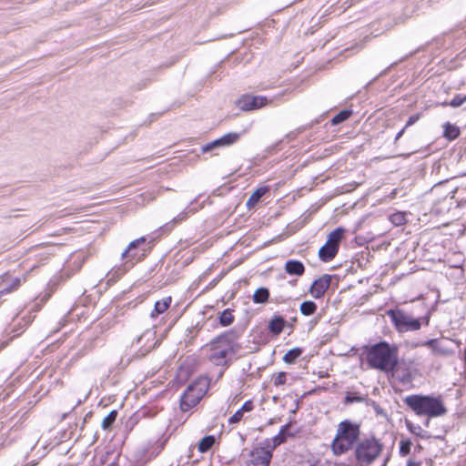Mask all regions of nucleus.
Returning <instances> with one entry per match:
<instances>
[{
	"label": "nucleus",
	"instance_id": "f257e3e1",
	"mask_svg": "<svg viewBox=\"0 0 466 466\" xmlns=\"http://www.w3.org/2000/svg\"><path fill=\"white\" fill-rule=\"evenodd\" d=\"M238 337V334L231 329L214 338L203 348L208 360L214 365L228 367L240 349Z\"/></svg>",
	"mask_w": 466,
	"mask_h": 466
},
{
	"label": "nucleus",
	"instance_id": "f03ea898",
	"mask_svg": "<svg viewBox=\"0 0 466 466\" xmlns=\"http://www.w3.org/2000/svg\"><path fill=\"white\" fill-rule=\"evenodd\" d=\"M404 402L419 416L435 418L447 413L441 396L414 394L407 396Z\"/></svg>",
	"mask_w": 466,
	"mask_h": 466
},
{
	"label": "nucleus",
	"instance_id": "7ed1b4c3",
	"mask_svg": "<svg viewBox=\"0 0 466 466\" xmlns=\"http://www.w3.org/2000/svg\"><path fill=\"white\" fill-rule=\"evenodd\" d=\"M360 436V425L345 420L339 423L336 435L331 443L334 455L340 456L347 453L359 442Z\"/></svg>",
	"mask_w": 466,
	"mask_h": 466
},
{
	"label": "nucleus",
	"instance_id": "20e7f679",
	"mask_svg": "<svg viewBox=\"0 0 466 466\" xmlns=\"http://www.w3.org/2000/svg\"><path fill=\"white\" fill-rule=\"evenodd\" d=\"M397 359V350L387 342L373 345L367 354V361L371 368L386 372L393 370Z\"/></svg>",
	"mask_w": 466,
	"mask_h": 466
},
{
	"label": "nucleus",
	"instance_id": "39448f33",
	"mask_svg": "<svg viewBox=\"0 0 466 466\" xmlns=\"http://www.w3.org/2000/svg\"><path fill=\"white\" fill-rule=\"evenodd\" d=\"M382 444L374 437L360 440L355 446V459L360 466L371 464L381 453Z\"/></svg>",
	"mask_w": 466,
	"mask_h": 466
},
{
	"label": "nucleus",
	"instance_id": "423d86ee",
	"mask_svg": "<svg viewBox=\"0 0 466 466\" xmlns=\"http://www.w3.org/2000/svg\"><path fill=\"white\" fill-rule=\"evenodd\" d=\"M387 316L390 317L395 329L399 332L415 331L419 330L421 327L419 319H414L401 309H389Z\"/></svg>",
	"mask_w": 466,
	"mask_h": 466
},
{
	"label": "nucleus",
	"instance_id": "0eeeda50",
	"mask_svg": "<svg viewBox=\"0 0 466 466\" xmlns=\"http://www.w3.org/2000/svg\"><path fill=\"white\" fill-rule=\"evenodd\" d=\"M344 228H337L328 235L327 241L319 250V258L321 261L329 262L337 255L339 243L344 235Z\"/></svg>",
	"mask_w": 466,
	"mask_h": 466
},
{
	"label": "nucleus",
	"instance_id": "6e6552de",
	"mask_svg": "<svg viewBox=\"0 0 466 466\" xmlns=\"http://www.w3.org/2000/svg\"><path fill=\"white\" fill-rule=\"evenodd\" d=\"M205 392V386L199 381L188 385L180 397L181 410L187 411L195 407L200 401Z\"/></svg>",
	"mask_w": 466,
	"mask_h": 466
},
{
	"label": "nucleus",
	"instance_id": "1a4fd4ad",
	"mask_svg": "<svg viewBox=\"0 0 466 466\" xmlns=\"http://www.w3.org/2000/svg\"><path fill=\"white\" fill-rule=\"evenodd\" d=\"M268 102V98L263 96L245 95L238 99V106L241 110L249 111L261 108Z\"/></svg>",
	"mask_w": 466,
	"mask_h": 466
},
{
	"label": "nucleus",
	"instance_id": "9d476101",
	"mask_svg": "<svg viewBox=\"0 0 466 466\" xmlns=\"http://www.w3.org/2000/svg\"><path fill=\"white\" fill-rule=\"evenodd\" d=\"M240 137V135L236 132L228 133L214 141L208 143L202 147V152H208L215 147H228L235 144Z\"/></svg>",
	"mask_w": 466,
	"mask_h": 466
},
{
	"label": "nucleus",
	"instance_id": "9b49d317",
	"mask_svg": "<svg viewBox=\"0 0 466 466\" xmlns=\"http://www.w3.org/2000/svg\"><path fill=\"white\" fill-rule=\"evenodd\" d=\"M331 277L325 274L314 280L309 288V293L314 299H320L330 286Z\"/></svg>",
	"mask_w": 466,
	"mask_h": 466
},
{
	"label": "nucleus",
	"instance_id": "f8f14e48",
	"mask_svg": "<svg viewBox=\"0 0 466 466\" xmlns=\"http://www.w3.org/2000/svg\"><path fill=\"white\" fill-rule=\"evenodd\" d=\"M272 458L271 451L265 448L255 449L251 452L248 466H268Z\"/></svg>",
	"mask_w": 466,
	"mask_h": 466
},
{
	"label": "nucleus",
	"instance_id": "ddd939ff",
	"mask_svg": "<svg viewBox=\"0 0 466 466\" xmlns=\"http://www.w3.org/2000/svg\"><path fill=\"white\" fill-rule=\"evenodd\" d=\"M390 371H391L393 378L400 381L402 384H408L412 381L413 377L410 367L405 363H397L393 370H390Z\"/></svg>",
	"mask_w": 466,
	"mask_h": 466
},
{
	"label": "nucleus",
	"instance_id": "4468645a",
	"mask_svg": "<svg viewBox=\"0 0 466 466\" xmlns=\"http://www.w3.org/2000/svg\"><path fill=\"white\" fill-rule=\"evenodd\" d=\"M145 241H146V238L144 237H142V238H139L135 239L132 242H130L129 245L127 246V248L121 254V258L123 259H126L127 262H129V261L132 262L134 259L137 258V253L136 250H137V247L140 244L145 243Z\"/></svg>",
	"mask_w": 466,
	"mask_h": 466
},
{
	"label": "nucleus",
	"instance_id": "2eb2a0df",
	"mask_svg": "<svg viewBox=\"0 0 466 466\" xmlns=\"http://www.w3.org/2000/svg\"><path fill=\"white\" fill-rule=\"evenodd\" d=\"M285 271L290 276H302L305 272V267L299 260L290 259L285 263Z\"/></svg>",
	"mask_w": 466,
	"mask_h": 466
},
{
	"label": "nucleus",
	"instance_id": "dca6fc26",
	"mask_svg": "<svg viewBox=\"0 0 466 466\" xmlns=\"http://www.w3.org/2000/svg\"><path fill=\"white\" fill-rule=\"evenodd\" d=\"M170 304L171 297H167L161 300H157L155 303V307L150 314V317L156 318L157 315L164 313L169 308Z\"/></svg>",
	"mask_w": 466,
	"mask_h": 466
},
{
	"label": "nucleus",
	"instance_id": "f3484780",
	"mask_svg": "<svg viewBox=\"0 0 466 466\" xmlns=\"http://www.w3.org/2000/svg\"><path fill=\"white\" fill-rule=\"evenodd\" d=\"M285 326V319L282 317H274L268 324V329L275 335L282 332Z\"/></svg>",
	"mask_w": 466,
	"mask_h": 466
},
{
	"label": "nucleus",
	"instance_id": "a211bd4d",
	"mask_svg": "<svg viewBox=\"0 0 466 466\" xmlns=\"http://www.w3.org/2000/svg\"><path fill=\"white\" fill-rule=\"evenodd\" d=\"M267 191V187H260L257 188L248 199L247 206L248 208L255 206L260 200V198L266 194Z\"/></svg>",
	"mask_w": 466,
	"mask_h": 466
},
{
	"label": "nucleus",
	"instance_id": "6ab92c4d",
	"mask_svg": "<svg viewBox=\"0 0 466 466\" xmlns=\"http://www.w3.org/2000/svg\"><path fill=\"white\" fill-rule=\"evenodd\" d=\"M443 136L449 140H454L460 136V129L455 125L448 122L444 125Z\"/></svg>",
	"mask_w": 466,
	"mask_h": 466
},
{
	"label": "nucleus",
	"instance_id": "aec40b11",
	"mask_svg": "<svg viewBox=\"0 0 466 466\" xmlns=\"http://www.w3.org/2000/svg\"><path fill=\"white\" fill-rule=\"evenodd\" d=\"M269 291L267 288H259L253 294V301L258 304L265 303L268 300Z\"/></svg>",
	"mask_w": 466,
	"mask_h": 466
},
{
	"label": "nucleus",
	"instance_id": "412c9836",
	"mask_svg": "<svg viewBox=\"0 0 466 466\" xmlns=\"http://www.w3.org/2000/svg\"><path fill=\"white\" fill-rule=\"evenodd\" d=\"M216 438L213 435L205 436L198 443V451L202 453L207 452L215 444Z\"/></svg>",
	"mask_w": 466,
	"mask_h": 466
},
{
	"label": "nucleus",
	"instance_id": "4be33fe9",
	"mask_svg": "<svg viewBox=\"0 0 466 466\" xmlns=\"http://www.w3.org/2000/svg\"><path fill=\"white\" fill-rule=\"evenodd\" d=\"M299 310L304 316L313 315L317 310V304L311 300L303 301L299 306Z\"/></svg>",
	"mask_w": 466,
	"mask_h": 466
},
{
	"label": "nucleus",
	"instance_id": "5701e85b",
	"mask_svg": "<svg viewBox=\"0 0 466 466\" xmlns=\"http://www.w3.org/2000/svg\"><path fill=\"white\" fill-rule=\"evenodd\" d=\"M234 321L233 310L230 309H224L219 316V323L223 327L231 325Z\"/></svg>",
	"mask_w": 466,
	"mask_h": 466
},
{
	"label": "nucleus",
	"instance_id": "b1692460",
	"mask_svg": "<svg viewBox=\"0 0 466 466\" xmlns=\"http://www.w3.org/2000/svg\"><path fill=\"white\" fill-rule=\"evenodd\" d=\"M289 428V425H284L279 434H277L275 437H273L271 439V441H272V445H271V449H275L277 446L280 445L281 443L285 442L286 441V431Z\"/></svg>",
	"mask_w": 466,
	"mask_h": 466
},
{
	"label": "nucleus",
	"instance_id": "393cba45",
	"mask_svg": "<svg viewBox=\"0 0 466 466\" xmlns=\"http://www.w3.org/2000/svg\"><path fill=\"white\" fill-rule=\"evenodd\" d=\"M302 354V350L294 348L289 350L283 357V361L289 364L294 363L296 360Z\"/></svg>",
	"mask_w": 466,
	"mask_h": 466
},
{
	"label": "nucleus",
	"instance_id": "a878e982",
	"mask_svg": "<svg viewBox=\"0 0 466 466\" xmlns=\"http://www.w3.org/2000/svg\"><path fill=\"white\" fill-rule=\"evenodd\" d=\"M117 416L116 410L110 411L107 416H106L101 423V426L104 430H109L113 423L116 421Z\"/></svg>",
	"mask_w": 466,
	"mask_h": 466
},
{
	"label": "nucleus",
	"instance_id": "bb28decb",
	"mask_svg": "<svg viewBox=\"0 0 466 466\" xmlns=\"http://www.w3.org/2000/svg\"><path fill=\"white\" fill-rule=\"evenodd\" d=\"M351 115V111L350 110H343L338 113L336 116H333L331 119L332 125H339L342 123L343 121L347 120Z\"/></svg>",
	"mask_w": 466,
	"mask_h": 466
},
{
	"label": "nucleus",
	"instance_id": "cd10ccee",
	"mask_svg": "<svg viewBox=\"0 0 466 466\" xmlns=\"http://www.w3.org/2000/svg\"><path fill=\"white\" fill-rule=\"evenodd\" d=\"M390 219L391 223L394 224L395 226H401L406 223V216L405 213L402 212H397L392 214L390 217Z\"/></svg>",
	"mask_w": 466,
	"mask_h": 466
},
{
	"label": "nucleus",
	"instance_id": "c85d7f7f",
	"mask_svg": "<svg viewBox=\"0 0 466 466\" xmlns=\"http://www.w3.org/2000/svg\"><path fill=\"white\" fill-rule=\"evenodd\" d=\"M411 441L410 440H401L400 442V454L406 456L410 451Z\"/></svg>",
	"mask_w": 466,
	"mask_h": 466
},
{
	"label": "nucleus",
	"instance_id": "c756f323",
	"mask_svg": "<svg viewBox=\"0 0 466 466\" xmlns=\"http://www.w3.org/2000/svg\"><path fill=\"white\" fill-rule=\"evenodd\" d=\"M287 374L284 371L279 372L278 374L274 375L273 377V382L275 386L283 385L286 383Z\"/></svg>",
	"mask_w": 466,
	"mask_h": 466
},
{
	"label": "nucleus",
	"instance_id": "7c9ffc66",
	"mask_svg": "<svg viewBox=\"0 0 466 466\" xmlns=\"http://www.w3.org/2000/svg\"><path fill=\"white\" fill-rule=\"evenodd\" d=\"M465 102V96L457 95L450 101L449 105L452 107H459Z\"/></svg>",
	"mask_w": 466,
	"mask_h": 466
},
{
	"label": "nucleus",
	"instance_id": "2f4dec72",
	"mask_svg": "<svg viewBox=\"0 0 466 466\" xmlns=\"http://www.w3.org/2000/svg\"><path fill=\"white\" fill-rule=\"evenodd\" d=\"M244 412L238 409L231 417L228 419V424H236L242 420Z\"/></svg>",
	"mask_w": 466,
	"mask_h": 466
},
{
	"label": "nucleus",
	"instance_id": "473e14b6",
	"mask_svg": "<svg viewBox=\"0 0 466 466\" xmlns=\"http://www.w3.org/2000/svg\"><path fill=\"white\" fill-rule=\"evenodd\" d=\"M20 283H21L20 279L18 278H15L12 280L11 286L4 289L3 290L0 291V293L4 294V293L12 292L13 290L16 289L20 286Z\"/></svg>",
	"mask_w": 466,
	"mask_h": 466
},
{
	"label": "nucleus",
	"instance_id": "72a5a7b5",
	"mask_svg": "<svg viewBox=\"0 0 466 466\" xmlns=\"http://www.w3.org/2000/svg\"><path fill=\"white\" fill-rule=\"evenodd\" d=\"M364 400V398L361 396H356L351 393H348L345 397L346 403H353V402H361Z\"/></svg>",
	"mask_w": 466,
	"mask_h": 466
},
{
	"label": "nucleus",
	"instance_id": "f704fd0d",
	"mask_svg": "<svg viewBox=\"0 0 466 466\" xmlns=\"http://www.w3.org/2000/svg\"><path fill=\"white\" fill-rule=\"evenodd\" d=\"M253 409H254V404H253L252 400H247L242 405V407L240 408V410L245 413V412H249V411L253 410Z\"/></svg>",
	"mask_w": 466,
	"mask_h": 466
},
{
	"label": "nucleus",
	"instance_id": "c9c22d12",
	"mask_svg": "<svg viewBox=\"0 0 466 466\" xmlns=\"http://www.w3.org/2000/svg\"><path fill=\"white\" fill-rule=\"evenodd\" d=\"M419 119H420L419 114L410 116L404 127L407 128L408 127L414 125Z\"/></svg>",
	"mask_w": 466,
	"mask_h": 466
},
{
	"label": "nucleus",
	"instance_id": "e433bc0d",
	"mask_svg": "<svg viewBox=\"0 0 466 466\" xmlns=\"http://www.w3.org/2000/svg\"><path fill=\"white\" fill-rule=\"evenodd\" d=\"M405 127H403L400 132L397 133L396 137H395V141L399 140L404 134L405 132Z\"/></svg>",
	"mask_w": 466,
	"mask_h": 466
},
{
	"label": "nucleus",
	"instance_id": "4c0bfd02",
	"mask_svg": "<svg viewBox=\"0 0 466 466\" xmlns=\"http://www.w3.org/2000/svg\"><path fill=\"white\" fill-rule=\"evenodd\" d=\"M177 221L178 220L177 218H174L170 223L166 224L165 228H171L175 224L177 223Z\"/></svg>",
	"mask_w": 466,
	"mask_h": 466
},
{
	"label": "nucleus",
	"instance_id": "58836bf2",
	"mask_svg": "<svg viewBox=\"0 0 466 466\" xmlns=\"http://www.w3.org/2000/svg\"><path fill=\"white\" fill-rule=\"evenodd\" d=\"M374 409H375V410H376V412H377L378 414L384 415V412H383L382 409H380L378 405H376V406L374 407Z\"/></svg>",
	"mask_w": 466,
	"mask_h": 466
},
{
	"label": "nucleus",
	"instance_id": "ea45409f",
	"mask_svg": "<svg viewBox=\"0 0 466 466\" xmlns=\"http://www.w3.org/2000/svg\"><path fill=\"white\" fill-rule=\"evenodd\" d=\"M435 341H436L435 339H430L429 341L426 342V344L432 347L434 345Z\"/></svg>",
	"mask_w": 466,
	"mask_h": 466
},
{
	"label": "nucleus",
	"instance_id": "a19ab883",
	"mask_svg": "<svg viewBox=\"0 0 466 466\" xmlns=\"http://www.w3.org/2000/svg\"><path fill=\"white\" fill-rule=\"evenodd\" d=\"M407 466H420V464L415 462H410Z\"/></svg>",
	"mask_w": 466,
	"mask_h": 466
},
{
	"label": "nucleus",
	"instance_id": "79ce46f5",
	"mask_svg": "<svg viewBox=\"0 0 466 466\" xmlns=\"http://www.w3.org/2000/svg\"><path fill=\"white\" fill-rule=\"evenodd\" d=\"M465 99H466V95H465Z\"/></svg>",
	"mask_w": 466,
	"mask_h": 466
}]
</instances>
